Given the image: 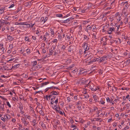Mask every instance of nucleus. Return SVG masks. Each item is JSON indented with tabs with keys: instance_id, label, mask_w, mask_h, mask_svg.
I'll return each mask as SVG.
<instances>
[{
	"instance_id": "32",
	"label": "nucleus",
	"mask_w": 130,
	"mask_h": 130,
	"mask_svg": "<svg viewBox=\"0 0 130 130\" xmlns=\"http://www.w3.org/2000/svg\"><path fill=\"white\" fill-rule=\"evenodd\" d=\"M20 65L19 64L15 65L14 66V67L15 68H17L19 67Z\"/></svg>"
},
{
	"instance_id": "26",
	"label": "nucleus",
	"mask_w": 130,
	"mask_h": 130,
	"mask_svg": "<svg viewBox=\"0 0 130 130\" xmlns=\"http://www.w3.org/2000/svg\"><path fill=\"white\" fill-rule=\"evenodd\" d=\"M94 85L93 84H92V85H90L89 86V88L90 89H91L92 90V88L93 87Z\"/></svg>"
},
{
	"instance_id": "2",
	"label": "nucleus",
	"mask_w": 130,
	"mask_h": 130,
	"mask_svg": "<svg viewBox=\"0 0 130 130\" xmlns=\"http://www.w3.org/2000/svg\"><path fill=\"white\" fill-rule=\"evenodd\" d=\"M107 57V56H104L103 57H102L100 59V60H101L100 61L101 62H103L105 60H106L107 59L106 58Z\"/></svg>"
},
{
	"instance_id": "44",
	"label": "nucleus",
	"mask_w": 130,
	"mask_h": 130,
	"mask_svg": "<svg viewBox=\"0 0 130 130\" xmlns=\"http://www.w3.org/2000/svg\"><path fill=\"white\" fill-rule=\"evenodd\" d=\"M42 125H41V126L42 127H46L45 126V124H44L43 123V122H42Z\"/></svg>"
},
{
	"instance_id": "5",
	"label": "nucleus",
	"mask_w": 130,
	"mask_h": 130,
	"mask_svg": "<svg viewBox=\"0 0 130 130\" xmlns=\"http://www.w3.org/2000/svg\"><path fill=\"white\" fill-rule=\"evenodd\" d=\"M5 9V7H2L0 9V14H2Z\"/></svg>"
},
{
	"instance_id": "8",
	"label": "nucleus",
	"mask_w": 130,
	"mask_h": 130,
	"mask_svg": "<svg viewBox=\"0 0 130 130\" xmlns=\"http://www.w3.org/2000/svg\"><path fill=\"white\" fill-rule=\"evenodd\" d=\"M87 58L89 59H91L92 57V53H90V54H89L88 55L86 56Z\"/></svg>"
},
{
	"instance_id": "10",
	"label": "nucleus",
	"mask_w": 130,
	"mask_h": 130,
	"mask_svg": "<svg viewBox=\"0 0 130 130\" xmlns=\"http://www.w3.org/2000/svg\"><path fill=\"white\" fill-rule=\"evenodd\" d=\"M50 52V55H52L53 54V52H54L53 50L52 49V48H51L49 50Z\"/></svg>"
},
{
	"instance_id": "29",
	"label": "nucleus",
	"mask_w": 130,
	"mask_h": 130,
	"mask_svg": "<svg viewBox=\"0 0 130 130\" xmlns=\"http://www.w3.org/2000/svg\"><path fill=\"white\" fill-rule=\"evenodd\" d=\"M27 24H28V25H29V27H32L35 24H33L32 23H30V24H28V23H27Z\"/></svg>"
},
{
	"instance_id": "36",
	"label": "nucleus",
	"mask_w": 130,
	"mask_h": 130,
	"mask_svg": "<svg viewBox=\"0 0 130 130\" xmlns=\"http://www.w3.org/2000/svg\"><path fill=\"white\" fill-rule=\"evenodd\" d=\"M58 99H57L55 101H54V103L55 104H57L58 103Z\"/></svg>"
},
{
	"instance_id": "11",
	"label": "nucleus",
	"mask_w": 130,
	"mask_h": 130,
	"mask_svg": "<svg viewBox=\"0 0 130 130\" xmlns=\"http://www.w3.org/2000/svg\"><path fill=\"white\" fill-rule=\"evenodd\" d=\"M7 38L10 41H12L13 39V38L10 35L8 36Z\"/></svg>"
},
{
	"instance_id": "55",
	"label": "nucleus",
	"mask_w": 130,
	"mask_h": 130,
	"mask_svg": "<svg viewBox=\"0 0 130 130\" xmlns=\"http://www.w3.org/2000/svg\"><path fill=\"white\" fill-rule=\"evenodd\" d=\"M121 89L122 90H127V88H121Z\"/></svg>"
},
{
	"instance_id": "48",
	"label": "nucleus",
	"mask_w": 130,
	"mask_h": 130,
	"mask_svg": "<svg viewBox=\"0 0 130 130\" xmlns=\"http://www.w3.org/2000/svg\"><path fill=\"white\" fill-rule=\"evenodd\" d=\"M1 120L4 121H5V118H4L3 117H2L1 118Z\"/></svg>"
},
{
	"instance_id": "34",
	"label": "nucleus",
	"mask_w": 130,
	"mask_h": 130,
	"mask_svg": "<svg viewBox=\"0 0 130 130\" xmlns=\"http://www.w3.org/2000/svg\"><path fill=\"white\" fill-rule=\"evenodd\" d=\"M97 90V89L95 88L94 87V86H93V87L92 88V90L93 91H96Z\"/></svg>"
},
{
	"instance_id": "24",
	"label": "nucleus",
	"mask_w": 130,
	"mask_h": 130,
	"mask_svg": "<svg viewBox=\"0 0 130 130\" xmlns=\"http://www.w3.org/2000/svg\"><path fill=\"white\" fill-rule=\"evenodd\" d=\"M128 3L127 1H126L124 2H123L121 3V6H123L126 3L127 4Z\"/></svg>"
},
{
	"instance_id": "28",
	"label": "nucleus",
	"mask_w": 130,
	"mask_h": 130,
	"mask_svg": "<svg viewBox=\"0 0 130 130\" xmlns=\"http://www.w3.org/2000/svg\"><path fill=\"white\" fill-rule=\"evenodd\" d=\"M42 92V91H36L35 92V94H36L37 93H40V92H41L42 94H43Z\"/></svg>"
},
{
	"instance_id": "43",
	"label": "nucleus",
	"mask_w": 130,
	"mask_h": 130,
	"mask_svg": "<svg viewBox=\"0 0 130 130\" xmlns=\"http://www.w3.org/2000/svg\"><path fill=\"white\" fill-rule=\"evenodd\" d=\"M32 88H33L34 90H36L38 89L39 88V87H38L36 88H35L34 87H32Z\"/></svg>"
},
{
	"instance_id": "19",
	"label": "nucleus",
	"mask_w": 130,
	"mask_h": 130,
	"mask_svg": "<svg viewBox=\"0 0 130 130\" xmlns=\"http://www.w3.org/2000/svg\"><path fill=\"white\" fill-rule=\"evenodd\" d=\"M25 40L26 41H28L29 42L30 41V39L28 38V37H26L25 38Z\"/></svg>"
},
{
	"instance_id": "25",
	"label": "nucleus",
	"mask_w": 130,
	"mask_h": 130,
	"mask_svg": "<svg viewBox=\"0 0 130 130\" xmlns=\"http://www.w3.org/2000/svg\"><path fill=\"white\" fill-rule=\"evenodd\" d=\"M71 19V20L74 19L73 18H71L70 19H68L66 20V21H67V23L68 22H69L70 21V19Z\"/></svg>"
},
{
	"instance_id": "4",
	"label": "nucleus",
	"mask_w": 130,
	"mask_h": 130,
	"mask_svg": "<svg viewBox=\"0 0 130 130\" xmlns=\"http://www.w3.org/2000/svg\"><path fill=\"white\" fill-rule=\"evenodd\" d=\"M31 3V2H27L25 3L24 5L25 6L27 7L30 5Z\"/></svg>"
},
{
	"instance_id": "17",
	"label": "nucleus",
	"mask_w": 130,
	"mask_h": 130,
	"mask_svg": "<svg viewBox=\"0 0 130 130\" xmlns=\"http://www.w3.org/2000/svg\"><path fill=\"white\" fill-rule=\"evenodd\" d=\"M26 53L27 54H29L30 53V49L29 48L27 49L26 50Z\"/></svg>"
},
{
	"instance_id": "27",
	"label": "nucleus",
	"mask_w": 130,
	"mask_h": 130,
	"mask_svg": "<svg viewBox=\"0 0 130 130\" xmlns=\"http://www.w3.org/2000/svg\"><path fill=\"white\" fill-rule=\"evenodd\" d=\"M0 108L2 110H4V104H3L2 105H1L0 106Z\"/></svg>"
},
{
	"instance_id": "22",
	"label": "nucleus",
	"mask_w": 130,
	"mask_h": 130,
	"mask_svg": "<svg viewBox=\"0 0 130 130\" xmlns=\"http://www.w3.org/2000/svg\"><path fill=\"white\" fill-rule=\"evenodd\" d=\"M50 30L51 31V34L52 35H54V32L53 30L51 29H50Z\"/></svg>"
},
{
	"instance_id": "31",
	"label": "nucleus",
	"mask_w": 130,
	"mask_h": 130,
	"mask_svg": "<svg viewBox=\"0 0 130 130\" xmlns=\"http://www.w3.org/2000/svg\"><path fill=\"white\" fill-rule=\"evenodd\" d=\"M91 26V28L92 29V30H94L96 28V27L95 26H94L93 25H92Z\"/></svg>"
},
{
	"instance_id": "53",
	"label": "nucleus",
	"mask_w": 130,
	"mask_h": 130,
	"mask_svg": "<svg viewBox=\"0 0 130 130\" xmlns=\"http://www.w3.org/2000/svg\"><path fill=\"white\" fill-rule=\"evenodd\" d=\"M9 47L10 48H11V49L12 48H13V45L12 44H10L9 45Z\"/></svg>"
},
{
	"instance_id": "40",
	"label": "nucleus",
	"mask_w": 130,
	"mask_h": 130,
	"mask_svg": "<svg viewBox=\"0 0 130 130\" xmlns=\"http://www.w3.org/2000/svg\"><path fill=\"white\" fill-rule=\"evenodd\" d=\"M62 14H57V17H61L62 16Z\"/></svg>"
},
{
	"instance_id": "21",
	"label": "nucleus",
	"mask_w": 130,
	"mask_h": 130,
	"mask_svg": "<svg viewBox=\"0 0 130 130\" xmlns=\"http://www.w3.org/2000/svg\"><path fill=\"white\" fill-rule=\"evenodd\" d=\"M62 49H63V51H64L66 49V47L65 45H63L62 47H61Z\"/></svg>"
},
{
	"instance_id": "7",
	"label": "nucleus",
	"mask_w": 130,
	"mask_h": 130,
	"mask_svg": "<svg viewBox=\"0 0 130 130\" xmlns=\"http://www.w3.org/2000/svg\"><path fill=\"white\" fill-rule=\"evenodd\" d=\"M93 98L95 101V102L98 101V97L95 95H93Z\"/></svg>"
},
{
	"instance_id": "37",
	"label": "nucleus",
	"mask_w": 130,
	"mask_h": 130,
	"mask_svg": "<svg viewBox=\"0 0 130 130\" xmlns=\"http://www.w3.org/2000/svg\"><path fill=\"white\" fill-rule=\"evenodd\" d=\"M14 6V4H12L11 5L10 7H9V8H11L13 7Z\"/></svg>"
},
{
	"instance_id": "46",
	"label": "nucleus",
	"mask_w": 130,
	"mask_h": 130,
	"mask_svg": "<svg viewBox=\"0 0 130 130\" xmlns=\"http://www.w3.org/2000/svg\"><path fill=\"white\" fill-rule=\"evenodd\" d=\"M71 127L72 128L75 127H76V126L73 125H72L71 126Z\"/></svg>"
},
{
	"instance_id": "42",
	"label": "nucleus",
	"mask_w": 130,
	"mask_h": 130,
	"mask_svg": "<svg viewBox=\"0 0 130 130\" xmlns=\"http://www.w3.org/2000/svg\"><path fill=\"white\" fill-rule=\"evenodd\" d=\"M55 89H58L59 90L58 87H53L52 86V89H53V90H54Z\"/></svg>"
},
{
	"instance_id": "64",
	"label": "nucleus",
	"mask_w": 130,
	"mask_h": 130,
	"mask_svg": "<svg viewBox=\"0 0 130 130\" xmlns=\"http://www.w3.org/2000/svg\"><path fill=\"white\" fill-rule=\"evenodd\" d=\"M112 119V118L109 119H108V122H110V121H111Z\"/></svg>"
},
{
	"instance_id": "49",
	"label": "nucleus",
	"mask_w": 130,
	"mask_h": 130,
	"mask_svg": "<svg viewBox=\"0 0 130 130\" xmlns=\"http://www.w3.org/2000/svg\"><path fill=\"white\" fill-rule=\"evenodd\" d=\"M1 50L2 51H4V50H5V48L4 47H2L1 48ZM4 52H3V53H4Z\"/></svg>"
},
{
	"instance_id": "51",
	"label": "nucleus",
	"mask_w": 130,
	"mask_h": 130,
	"mask_svg": "<svg viewBox=\"0 0 130 130\" xmlns=\"http://www.w3.org/2000/svg\"><path fill=\"white\" fill-rule=\"evenodd\" d=\"M100 102L102 104H104L105 103V102L102 101H100Z\"/></svg>"
},
{
	"instance_id": "13",
	"label": "nucleus",
	"mask_w": 130,
	"mask_h": 130,
	"mask_svg": "<svg viewBox=\"0 0 130 130\" xmlns=\"http://www.w3.org/2000/svg\"><path fill=\"white\" fill-rule=\"evenodd\" d=\"M4 21V22H2L1 24H0V27H1V25H2V23H3V24L5 23V24H6L8 25H9L10 24V23L9 22H7L6 21Z\"/></svg>"
},
{
	"instance_id": "15",
	"label": "nucleus",
	"mask_w": 130,
	"mask_h": 130,
	"mask_svg": "<svg viewBox=\"0 0 130 130\" xmlns=\"http://www.w3.org/2000/svg\"><path fill=\"white\" fill-rule=\"evenodd\" d=\"M87 93L85 92L84 93V95H83V96H84L85 98H88L89 97V96L88 94L85 95Z\"/></svg>"
},
{
	"instance_id": "62",
	"label": "nucleus",
	"mask_w": 130,
	"mask_h": 130,
	"mask_svg": "<svg viewBox=\"0 0 130 130\" xmlns=\"http://www.w3.org/2000/svg\"><path fill=\"white\" fill-rule=\"evenodd\" d=\"M47 20V18L46 17L44 20V23Z\"/></svg>"
},
{
	"instance_id": "3",
	"label": "nucleus",
	"mask_w": 130,
	"mask_h": 130,
	"mask_svg": "<svg viewBox=\"0 0 130 130\" xmlns=\"http://www.w3.org/2000/svg\"><path fill=\"white\" fill-rule=\"evenodd\" d=\"M49 82H43L41 83V87H43L45 85H46L48 84H49Z\"/></svg>"
},
{
	"instance_id": "14",
	"label": "nucleus",
	"mask_w": 130,
	"mask_h": 130,
	"mask_svg": "<svg viewBox=\"0 0 130 130\" xmlns=\"http://www.w3.org/2000/svg\"><path fill=\"white\" fill-rule=\"evenodd\" d=\"M90 53H89V52L88 51V50L86 52V53H84V55H85V56H86L88 55L89 54H90Z\"/></svg>"
},
{
	"instance_id": "6",
	"label": "nucleus",
	"mask_w": 130,
	"mask_h": 130,
	"mask_svg": "<svg viewBox=\"0 0 130 130\" xmlns=\"http://www.w3.org/2000/svg\"><path fill=\"white\" fill-rule=\"evenodd\" d=\"M17 24L20 25H28V24L27 22H20L18 23Z\"/></svg>"
},
{
	"instance_id": "41",
	"label": "nucleus",
	"mask_w": 130,
	"mask_h": 130,
	"mask_svg": "<svg viewBox=\"0 0 130 130\" xmlns=\"http://www.w3.org/2000/svg\"><path fill=\"white\" fill-rule=\"evenodd\" d=\"M107 32L109 34H110L111 33L112 31L109 29L107 31Z\"/></svg>"
},
{
	"instance_id": "20",
	"label": "nucleus",
	"mask_w": 130,
	"mask_h": 130,
	"mask_svg": "<svg viewBox=\"0 0 130 130\" xmlns=\"http://www.w3.org/2000/svg\"><path fill=\"white\" fill-rule=\"evenodd\" d=\"M107 101V102H111L112 101V100H111L109 99V97H107L106 99Z\"/></svg>"
},
{
	"instance_id": "60",
	"label": "nucleus",
	"mask_w": 130,
	"mask_h": 130,
	"mask_svg": "<svg viewBox=\"0 0 130 130\" xmlns=\"http://www.w3.org/2000/svg\"><path fill=\"white\" fill-rule=\"evenodd\" d=\"M130 105L129 104H127L126 105V106L127 107V108H128L129 107Z\"/></svg>"
},
{
	"instance_id": "52",
	"label": "nucleus",
	"mask_w": 130,
	"mask_h": 130,
	"mask_svg": "<svg viewBox=\"0 0 130 130\" xmlns=\"http://www.w3.org/2000/svg\"><path fill=\"white\" fill-rule=\"evenodd\" d=\"M25 124H27V123L26 121L25 120V119H24V121L23 122Z\"/></svg>"
},
{
	"instance_id": "50",
	"label": "nucleus",
	"mask_w": 130,
	"mask_h": 130,
	"mask_svg": "<svg viewBox=\"0 0 130 130\" xmlns=\"http://www.w3.org/2000/svg\"><path fill=\"white\" fill-rule=\"evenodd\" d=\"M67 98V100L69 102H70V98L69 97H68Z\"/></svg>"
},
{
	"instance_id": "45",
	"label": "nucleus",
	"mask_w": 130,
	"mask_h": 130,
	"mask_svg": "<svg viewBox=\"0 0 130 130\" xmlns=\"http://www.w3.org/2000/svg\"><path fill=\"white\" fill-rule=\"evenodd\" d=\"M39 112L40 113V114H41L42 115H43V113L42 110H40L39 111Z\"/></svg>"
},
{
	"instance_id": "16",
	"label": "nucleus",
	"mask_w": 130,
	"mask_h": 130,
	"mask_svg": "<svg viewBox=\"0 0 130 130\" xmlns=\"http://www.w3.org/2000/svg\"><path fill=\"white\" fill-rule=\"evenodd\" d=\"M3 67L5 70H11V69H9L6 66H4Z\"/></svg>"
},
{
	"instance_id": "35",
	"label": "nucleus",
	"mask_w": 130,
	"mask_h": 130,
	"mask_svg": "<svg viewBox=\"0 0 130 130\" xmlns=\"http://www.w3.org/2000/svg\"><path fill=\"white\" fill-rule=\"evenodd\" d=\"M7 105H8V106H9V107H11V106L10 104H9V102H7Z\"/></svg>"
},
{
	"instance_id": "57",
	"label": "nucleus",
	"mask_w": 130,
	"mask_h": 130,
	"mask_svg": "<svg viewBox=\"0 0 130 130\" xmlns=\"http://www.w3.org/2000/svg\"><path fill=\"white\" fill-rule=\"evenodd\" d=\"M72 106H73V104H70L69 105V107L70 108H72Z\"/></svg>"
},
{
	"instance_id": "39",
	"label": "nucleus",
	"mask_w": 130,
	"mask_h": 130,
	"mask_svg": "<svg viewBox=\"0 0 130 130\" xmlns=\"http://www.w3.org/2000/svg\"><path fill=\"white\" fill-rule=\"evenodd\" d=\"M57 112H58V113H60L61 114L63 115L62 112L60 110H58V111Z\"/></svg>"
},
{
	"instance_id": "23",
	"label": "nucleus",
	"mask_w": 130,
	"mask_h": 130,
	"mask_svg": "<svg viewBox=\"0 0 130 130\" xmlns=\"http://www.w3.org/2000/svg\"><path fill=\"white\" fill-rule=\"evenodd\" d=\"M37 61H34L33 62V66H35V65H36L37 64Z\"/></svg>"
},
{
	"instance_id": "30",
	"label": "nucleus",
	"mask_w": 130,
	"mask_h": 130,
	"mask_svg": "<svg viewBox=\"0 0 130 130\" xmlns=\"http://www.w3.org/2000/svg\"><path fill=\"white\" fill-rule=\"evenodd\" d=\"M109 29L110 30H111V31H114L115 30V29L114 27H112L110 28Z\"/></svg>"
},
{
	"instance_id": "1",
	"label": "nucleus",
	"mask_w": 130,
	"mask_h": 130,
	"mask_svg": "<svg viewBox=\"0 0 130 130\" xmlns=\"http://www.w3.org/2000/svg\"><path fill=\"white\" fill-rule=\"evenodd\" d=\"M84 44L83 47H84V50H85L84 52V53H85L89 49V47L88 46V44L87 43L85 42L84 43Z\"/></svg>"
},
{
	"instance_id": "47",
	"label": "nucleus",
	"mask_w": 130,
	"mask_h": 130,
	"mask_svg": "<svg viewBox=\"0 0 130 130\" xmlns=\"http://www.w3.org/2000/svg\"><path fill=\"white\" fill-rule=\"evenodd\" d=\"M42 52L43 53H45L46 52V50L45 49H43L42 50Z\"/></svg>"
},
{
	"instance_id": "38",
	"label": "nucleus",
	"mask_w": 130,
	"mask_h": 130,
	"mask_svg": "<svg viewBox=\"0 0 130 130\" xmlns=\"http://www.w3.org/2000/svg\"><path fill=\"white\" fill-rule=\"evenodd\" d=\"M87 28L88 30H91V26H87Z\"/></svg>"
},
{
	"instance_id": "33",
	"label": "nucleus",
	"mask_w": 130,
	"mask_h": 130,
	"mask_svg": "<svg viewBox=\"0 0 130 130\" xmlns=\"http://www.w3.org/2000/svg\"><path fill=\"white\" fill-rule=\"evenodd\" d=\"M58 51V50H55L54 51V55H57V52Z\"/></svg>"
},
{
	"instance_id": "58",
	"label": "nucleus",
	"mask_w": 130,
	"mask_h": 130,
	"mask_svg": "<svg viewBox=\"0 0 130 130\" xmlns=\"http://www.w3.org/2000/svg\"><path fill=\"white\" fill-rule=\"evenodd\" d=\"M46 35H44V36L43 39H44V41H45L46 40Z\"/></svg>"
},
{
	"instance_id": "9",
	"label": "nucleus",
	"mask_w": 130,
	"mask_h": 130,
	"mask_svg": "<svg viewBox=\"0 0 130 130\" xmlns=\"http://www.w3.org/2000/svg\"><path fill=\"white\" fill-rule=\"evenodd\" d=\"M51 94H52V95H58L57 92L54 91L52 92L51 93Z\"/></svg>"
},
{
	"instance_id": "18",
	"label": "nucleus",
	"mask_w": 130,
	"mask_h": 130,
	"mask_svg": "<svg viewBox=\"0 0 130 130\" xmlns=\"http://www.w3.org/2000/svg\"><path fill=\"white\" fill-rule=\"evenodd\" d=\"M19 108H20V110H22L23 109V105L22 104H20Z\"/></svg>"
},
{
	"instance_id": "59",
	"label": "nucleus",
	"mask_w": 130,
	"mask_h": 130,
	"mask_svg": "<svg viewBox=\"0 0 130 130\" xmlns=\"http://www.w3.org/2000/svg\"><path fill=\"white\" fill-rule=\"evenodd\" d=\"M57 40L56 39H55L52 42H57Z\"/></svg>"
},
{
	"instance_id": "54",
	"label": "nucleus",
	"mask_w": 130,
	"mask_h": 130,
	"mask_svg": "<svg viewBox=\"0 0 130 130\" xmlns=\"http://www.w3.org/2000/svg\"><path fill=\"white\" fill-rule=\"evenodd\" d=\"M90 82H89V83L88 84H87L86 85V86H85V87H88L89 86V85L90 84Z\"/></svg>"
},
{
	"instance_id": "63",
	"label": "nucleus",
	"mask_w": 130,
	"mask_h": 130,
	"mask_svg": "<svg viewBox=\"0 0 130 130\" xmlns=\"http://www.w3.org/2000/svg\"><path fill=\"white\" fill-rule=\"evenodd\" d=\"M4 118H5V119H6V118H7V119L9 118V117H7V116H6V115H5L4 116Z\"/></svg>"
},
{
	"instance_id": "12",
	"label": "nucleus",
	"mask_w": 130,
	"mask_h": 130,
	"mask_svg": "<svg viewBox=\"0 0 130 130\" xmlns=\"http://www.w3.org/2000/svg\"><path fill=\"white\" fill-rule=\"evenodd\" d=\"M84 39H85L86 40V41H88L89 39V37H87L86 35H84Z\"/></svg>"
},
{
	"instance_id": "56",
	"label": "nucleus",
	"mask_w": 130,
	"mask_h": 130,
	"mask_svg": "<svg viewBox=\"0 0 130 130\" xmlns=\"http://www.w3.org/2000/svg\"><path fill=\"white\" fill-rule=\"evenodd\" d=\"M58 37L59 39H61L62 38V36L61 35L59 34L58 35Z\"/></svg>"
},
{
	"instance_id": "61",
	"label": "nucleus",
	"mask_w": 130,
	"mask_h": 130,
	"mask_svg": "<svg viewBox=\"0 0 130 130\" xmlns=\"http://www.w3.org/2000/svg\"><path fill=\"white\" fill-rule=\"evenodd\" d=\"M1 77H4L5 78H7V76H5L4 75H3Z\"/></svg>"
}]
</instances>
